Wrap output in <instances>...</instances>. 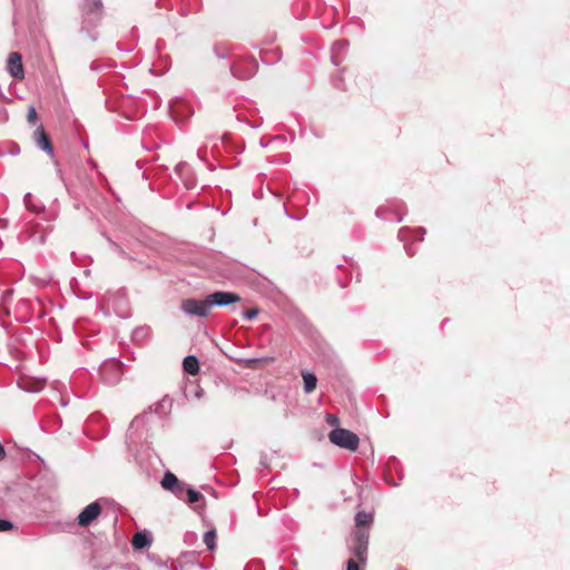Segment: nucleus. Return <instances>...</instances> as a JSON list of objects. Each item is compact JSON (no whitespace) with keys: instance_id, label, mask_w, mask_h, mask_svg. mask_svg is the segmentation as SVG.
Instances as JSON below:
<instances>
[{"instance_id":"7ed1b4c3","label":"nucleus","mask_w":570,"mask_h":570,"mask_svg":"<svg viewBox=\"0 0 570 570\" xmlns=\"http://www.w3.org/2000/svg\"><path fill=\"white\" fill-rule=\"evenodd\" d=\"M99 375L104 383L115 385L122 376V364L115 358L107 360L100 365Z\"/></svg>"},{"instance_id":"7c9ffc66","label":"nucleus","mask_w":570,"mask_h":570,"mask_svg":"<svg viewBox=\"0 0 570 570\" xmlns=\"http://www.w3.org/2000/svg\"><path fill=\"white\" fill-rule=\"evenodd\" d=\"M10 294H11V291H7V292L4 293V297H6V296H10Z\"/></svg>"},{"instance_id":"f257e3e1","label":"nucleus","mask_w":570,"mask_h":570,"mask_svg":"<svg viewBox=\"0 0 570 570\" xmlns=\"http://www.w3.org/2000/svg\"><path fill=\"white\" fill-rule=\"evenodd\" d=\"M328 439L333 444L350 451L357 450L360 443V439L354 432L342 428L332 430Z\"/></svg>"},{"instance_id":"6ab92c4d","label":"nucleus","mask_w":570,"mask_h":570,"mask_svg":"<svg viewBox=\"0 0 570 570\" xmlns=\"http://www.w3.org/2000/svg\"><path fill=\"white\" fill-rule=\"evenodd\" d=\"M147 415V412L142 413L141 415L136 416L129 426L128 433L131 435L135 430H138L140 426L145 425V417Z\"/></svg>"},{"instance_id":"2eb2a0df","label":"nucleus","mask_w":570,"mask_h":570,"mask_svg":"<svg viewBox=\"0 0 570 570\" xmlns=\"http://www.w3.org/2000/svg\"><path fill=\"white\" fill-rule=\"evenodd\" d=\"M179 482L180 480H178V478L174 473L167 471L161 480V487L165 490L169 491L174 487H179Z\"/></svg>"},{"instance_id":"2f4dec72","label":"nucleus","mask_w":570,"mask_h":570,"mask_svg":"<svg viewBox=\"0 0 570 570\" xmlns=\"http://www.w3.org/2000/svg\"><path fill=\"white\" fill-rule=\"evenodd\" d=\"M202 393H203V391L197 392V393H196V396H197V397H200Z\"/></svg>"},{"instance_id":"aec40b11","label":"nucleus","mask_w":570,"mask_h":570,"mask_svg":"<svg viewBox=\"0 0 570 570\" xmlns=\"http://www.w3.org/2000/svg\"><path fill=\"white\" fill-rule=\"evenodd\" d=\"M189 489V487L184 483V482H179V487H174L171 490H169L171 493H174L178 499H184V495L186 494L187 490Z\"/></svg>"},{"instance_id":"c756f323","label":"nucleus","mask_w":570,"mask_h":570,"mask_svg":"<svg viewBox=\"0 0 570 570\" xmlns=\"http://www.w3.org/2000/svg\"><path fill=\"white\" fill-rule=\"evenodd\" d=\"M180 107H181V105H177V106H175V107H174V112H176V111H177V109H178V108H180Z\"/></svg>"},{"instance_id":"f3484780","label":"nucleus","mask_w":570,"mask_h":570,"mask_svg":"<svg viewBox=\"0 0 570 570\" xmlns=\"http://www.w3.org/2000/svg\"><path fill=\"white\" fill-rule=\"evenodd\" d=\"M204 542L210 551L216 548V531L214 529L205 532Z\"/></svg>"},{"instance_id":"0eeeda50","label":"nucleus","mask_w":570,"mask_h":570,"mask_svg":"<svg viewBox=\"0 0 570 570\" xmlns=\"http://www.w3.org/2000/svg\"><path fill=\"white\" fill-rule=\"evenodd\" d=\"M7 70L16 79L24 78L22 57L19 52H10L7 59Z\"/></svg>"},{"instance_id":"9b49d317","label":"nucleus","mask_w":570,"mask_h":570,"mask_svg":"<svg viewBox=\"0 0 570 570\" xmlns=\"http://www.w3.org/2000/svg\"><path fill=\"white\" fill-rule=\"evenodd\" d=\"M373 522V513L358 511L355 515L356 529H367Z\"/></svg>"},{"instance_id":"dca6fc26","label":"nucleus","mask_w":570,"mask_h":570,"mask_svg":"<svg viewBox=\"0 0 570 570\" xmlns=\"http://www.w3.org/2000/svg\"><path fill=\"white\" fill-rule=\"evenodd\" d=\"M250 65H252V68L250 70H248L247 72H243L242 71V67H240V63H237L233 70H234V73L236 77L240 78V79H245V78H249L252 75L255 73L256 69H257V65L255 61H250Z\"/></svg>"},{"instance_id":"393cba45","label":"nucleus","mask_w":570,"mask_h":570,"mask_svg":"<svg viewBox=\"0 0 570 570\" xmlns=\"http://www.w3.org/2000/svg\"><path fill=\"white\" fill-rule=\"evenodd\" d=\"M346 570H360V567L353 559H348Z\"/></svg>"},{"instance_id":"4be33fe9","label":"nucleus","mask_w":570,"mask_h":570,"mask_svg":"<svg viewBox=\"0 0 570 570\" xmlns=\"http://www.w3.org/2000/svg\"><path fill=\"white\" fill-rule=\"evenodd\" d=\"M14 528L13 523L6 519H0V532H7Z\"/></svg>"},{"instance_id":"cd10ccee","label":"nucleus","mask_w":570,"mask_h":570,"mask_svg":"<svg viewBox=\"0 0 570 570\" xmlns=\"http://www.w3.org/2000/svg\"><path fill=\"white\" fill-rule=\"evenodd\" d=\"M261 465H262L263 468H267V463H266L265 456H262V459H261Z\"/></svg>"},{"instance_id":"1a4fd4ad","label":"nucleus","mask_w":570,"mask_h":570,"mask_svg":"<svg viewBox=\"0 0 570 570\" xmlns=\"http://www.w3.org/2000/svg\"><path fill=\"white\" fill-rule=\"evenodd\" d=\"M151 544V535L147 531L135 533L132 538V547L137 550L148 548Z\"/></svg>"},{"instance_id":"b1692460","label":"nucleus","mask_w":570,"mask_h":570,"mask_svg":"<svg viewBox=\"0 0 570 570\" xmlns=\"http://www.w3.org/2000/svg\"><path fill=\"white\" fill-rule=\"evenodd\" d=\"M326 421H327V423H328V424H331V425H338V423H340L338 417H337V416H335V415H333V414H327V416H326Z\"/></svg>"},{"instance_id":"c85d7f7f","label":"nucleus","mask_w":570,"mask_h":570,"mask_svg":"<svg viewBox=\"0 0 570 570\" xmlns=\"http://www.w3.org/2000/svg\"><path fill=\"white\" fill-rule=\"evenodd\" d=\"M127 258H128L129 261H137V258H135V257H132V256H129V255H127Z\"/></svg>"},{"instance_id":"f03ea898","label":"nucleus","mask_w":570,"mask_h":570,"mask_svg":"<svg viewBox=\"0 0 570 570\" xmlns=\"http://www.w3.org/2000/svg\"><path fill=\"white\" fill-rule=\"evenodd\" d=\"M368 540H370L368 529H356L353 532L351 550L361 563L366 562Z\"/></svg>"},{"instance_id":"a878e982","label":"nucleus","mask_w":570,"mask_h":570,"mask_svg":"<svg viewBox=\"0 0 570 570\" xmlns=\"http://www.w3.org/2000/svg\"><path fill=\"white\" fill-rule=\"evenodd\" d=\"M6 456V451L3 445L0 443V460H2Z\"/></svg>"},{"instance_id":"39448f33","label":"nucleus","mask_w":570,"mask_h":570,"mask_svg":"<svg viewBox=\"0 0 570 570\" xmlns=\"http://www.w3.org/2000/svg\"><path fill=\"white\" fill-rule=\"evenodd\" d=\"M210 308L213 306L225 307L240 302V296L234 292L218 291L207 295Z\"/></svg>"},{"instance_id":"6e6552de","label":"nucleus","mask_w":570,"mask_h":570,"mask_svg":"<svg viewBox=\"0 0 570 570\" xmlns=\"http://www.w3.org/2000/svg\"><path fill=\"white\" fill-rule=\"evenodd\" d=\"M33 139L39 148L47 151L48 155L53 156L52 142L42 126H39L36 129V131L33 134Z\"/></svg>"},{"instance_id":"ddd939ff","label":"nucleus","mask_w":570,"mask_h":570,"mask_svg":"<svg viewBox=\"0 0 570 570\" xmlns=\"http://www.w3.org/2000/svg\"><path fill=\"white\" fill-rule=\"evenodd\" d=\"M149 334H150L149 326H138L132 331L131 338L136 343H142L148 338Z\"/></svg>"},{"instance_id":"a211bd4d","label":"nucleus","mask_w":570,"mask_h":570,"mask_svg":"<svg viewBox=\"0 0 570 570\" xmlns=\"http://www.w3.org/2000/svg\"><path fill=\"white\" fill-rule=\"evenodd\" d=\"M186 495H187L186 501L188 503H196V502H199V501H204V495L199 491H197V490H195L194 488H190V487L187 490Z\"/></svg>"},{"instance_id":"5701e85b","label":"nucleus","mask_w":570,"mask_h":570,"mask_svg":"<svg viewBox=\"0 0 570 570\" xmlns=\"http://www.w3.org/2000/svg\"><path fill=\"white\" fill-rule=\"evenodd\" d=\"M38 119V115L35 107H29L28 114H27V120L31 124H35Z\"/></svg>"},{"instance_id":"423d86ee","label":"nucleus","mask_w":570,"mask_h":570,"mask_svg":"<svg viewBox=\"0 0 570 570\" xmlns=\"http://www.w3.org/2000/svg\"><path fill=\"white\" fill-rule=\"evenodd\" d=\"M101 513V505L99 501L88 504L78 515L77 521L81 527L89 525Z\"/></svg>"},{"instance_id":"412c9836","label":"nucleus","mask_w":570,"mask_h":570,"mask_svg":"<svg viewBox=\"0 0 570 570\" xmlns=\"http://www.w3.org/2000/svg\"><path fill=\"white\" fill-rule=\"evenodd\" d=\"M257 315H258L257 308H249V309H246L243 312V317L248 321L255 320L257 317Z\"/></svg>"},{"instance_id":"f8f14e48","label":"nucleus","mask_w":570,"mask_h":570,"mask_svg":"<svg viewBox=\"0 0 570 570\" xmlns=\"http://www.w3.org/2000/svg\"><path fill=\"white\" fill-rule=\"evenodd\" d=\"M302 377H303V382H304V392L306 394L312 393L315 390L316 384H317L316 375L312 372L303 371Z\"/></svg>"},{"instance_id":"4468645a","label":"nucleus","mask_w":570,"mask_h":570,"mask_svg":"<svg viewBox=\"0 0 570 570\" xmlns=\"http://www.w3.org/2000/svg\"><path fill=\"white\" fill-rule=\"evenodd\" d=\"M102 10L101 0H85L83 11L87 14H98Z\"/></svg>"},{"instance_id":"bb28decb","label":"nucleus","mask_w":570,"mask_h":570,"mask_svg":"<svg viewBox=\"0 0 570 570\" xmlns=\"http://www.w3.org/2000/svg\"><path fill=\"white\" fill-rule=\"evenodd\" d=\"M60 404H61V406H67L68 405V401L65 397H61L60 399Z\"/></svg>"},{"instance_id":"9d476101","label":"nucleus","mask_w":570,"mask_h":570,"mask_svg":"<svg viewBox=\"0 0 570 570\" xmlns=\"http://www.w3.org/2000/svg\"><path fill=\"white\" fill-rule=\"evenodd\" d=\"M183 367L186 373L196 375L199 372V361L194 355H187L183 361Z\"/></svg>"},{"instance_id":"20e7f679","label":"nucleus","mask_w":570,"mask_h":570,"mask_svg":"<svg viewBox=\"0 0 570 570\" xmlns=\"http://www.w3.org/2000/svg\"><path fill=\"white\" fill-rule=\"evenodd\" d=\"M180 308L188 316L207 317L210 313L207 295L204 299L186 298L181 302Z\"/></svg>"}]
</instances>
